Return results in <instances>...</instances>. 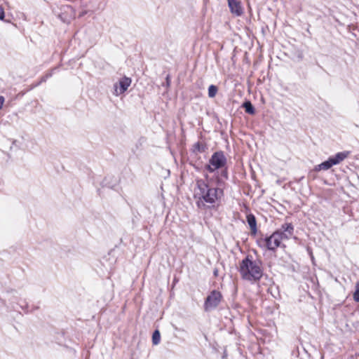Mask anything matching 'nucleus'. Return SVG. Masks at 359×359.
Wrapping results in <instances>:
<instances>
[{"label": "nucleus", "mask_w": 359, "mask_h": 359, "mask_svg": "<svg viewBox=\"0 0 359 359\" xmlns=\"http://www.w3.org/2000/svg\"><path fill=\"white\" fill-rule=\"evenodd\" d=\"M205 180H196L194 198H197L196 205L198 208L205 209V203L214 204L224 194L222 189L210 187L208 182V175L205 174Z\"/></svg>", "instance_id": "obj_1"}, {"label": "nucleus", "mask_w": 359, "mask_h": 359, "mask_svg": "<svg viewBox=\"0 0 359 359\" xmlns=\"http://www.w3.org/2000/svg\"><path fill=\"white\" fill-rule=\"evenodd\" d=\"M262 262L247 255L240 263L239 273L243 280L259 281L263 276Z\"/></svg>", "instance_id": "obj_2"}, {"label": "nucleus", "mask_w": 359, "mask_h": 359, "mask_svg": "<svg viewBox=\"0 0 359 359\" xmlns=\"http://www.w3.org/2000/svg\"><path fill=\"white\" fill-rule=\"evenodd\" d=\"M293 232L294 226L291 223L283 224L280 229L264 239L267 248L274 251L280 246L282 241L290 239L292 236Z\"/></svg>", "instance_id": "obj_3"}, {"label": "nucleus", "mask_w": 359, "mask_h": 359, "mask_svg": "<svg viewBox=\"0 0 359 359\" xmlns=\"http://www.w3.org/2000/svg\"><path fill=\"white\" fill-rule=\"evenodd\" d=\"M349 152L343 151L336 154L333 156H330L327 161L317 165L314 168V170L319 172L320 170H327L333 165H337L347 158Z\"/></svg>", "instance_id": "obj_4"}, {"label": "nucleus", "mask_w": 359, "mask_h": 359, "mask_svg": "<svg viewBox=\"0 0 359 359\" xmlns=\"http://www.w3.org/2000/svg\"><path fill=\"white\" fill-rule=\"evenodd\" d=\"M226 163V158L224 152L216 151L213 153L209 160V164L205 166V169L209 172H213L215 170L223 168Z\"/></svg>", "instance_id": "obj_5"}, {"label": "nucleus", "mask_w": 359, "mask_h": 359, "mask_svg": "<svg viewBox=\"0 0 359 359\" xmlns=\"http://www.w3.org/2000/svg\"><path fill=\"white\" fill-rule=\"evenodd\" d=\"M222 299V295L217 290H212L206 297L204 302V310L210 311L216 309Z\"/></svg>", "instance_id": "obj_6"}, {"label": "nucleus", "mask_w": 359, "mask_h": 359, "mask_svg": "<svg viewBox=\"0 0 359 359\" xmlns=\"http://www.w3.org/2000/svg\"><path fill=\"white\" fill-rule=\"evenodd\" d=\"M130 83L131 79L127 76H123L118 82V88L117 87V84L114 85L116 95H118L125 93L130 86Z\"/></svg>", "instance_id": "obj_7"}, {"label": "nucleus", "mask_w": 359, "mask_h": 359, "mask_svg": "<svg viewBox=\"0 0 359 359\" xmlns=\"http://www.w3.org/2000/svg\"><path fill=\"white\" fill-rule=\"evenodd\" d=\"M228 6L232 14L241 16L243 13L241 3L238 0H228Z\"/></svg>", "instance_id": "obj_8"}, {"label": "nucleus", "mask_w": 359, "mask_h": 359, "mask_svg": "<svg viewBox=\"0 0 359 359\" xmlns=\"http://www.w3.org/2000/svg\"><path fill=\"white\" fill-rule=\"evenodd\" d=\"M247 222L250 228L251 234L255 235L257 232V220L254 215L248 214L246 217Z\"/></svg>", "instance_id": "obj_9"}, {"label": "nucleus", "mask_w": 359, "mask_h": 359, "mask_svg": "<svg viewBox=\"0 0 359 359\" xmlns=\"http://www.w3.org/2000/svg\"><path fill=\"white\" fill-rule=\"evenodd\" d=\"M242 107L245 109L246 113L253 115L255 114V109L250 101L247 100L242 104Z\"/></svg>", "instance_id": "obj_10"}, {"label": "nucleus", "mask_w": 359, "mask_h": 359, "mask_svg": "<svg viewBox=\"0 0 359 359\" xmlns=\"http://www.w3.org/2000/svg\"><path fill=\"white\" fill-rule=\"evenodd\" d=\"M161 334L159 330H156L152 334V343L154 345H158L160 343Z\"/></svg>", "instance_id": "obj_11"}, {"label": "nucleus", "mask_w": 359, "mask_h": 359, "mask_svg": "<svg viewBox=\"0 0 359 359\" xmlns=\"http://www.w3.org/2000/svg\"><path fill=\"white\" fill-rule=\"evenodd\" d=\"M53 71L54 69H51L49 72H48L47 74H46L45 75H43L39 82L38 83H36L35 85V86H38L39 85H40L41 83H43V82H46L47 81L48 79L50 78L52 76H53Z\"/></svg>", "instance_id": "obj_12"}, {"label": "nucleus", "mask_w": 359, "mask_h": 359, "mask_svg": "<svg viewBox=\"0 0 359 359\" xmlns=\"http://www.w3.org/2000/svg\"><path fill=\"white\" fill-rule=\"evenodd\" d=\"M218 88L215 85H210L208 88V96L211 98L214 97L217 93Z\"/></svg>", "instance_id": "obj_13"}, {"label": "nucleus", "mask_w": 359, "mask_h": 359, "mask_svg": "<svg viewBox=\"0 0 359 359\" xmlns=\"http://www.w3.org/2000/svg\"><path fill=\"white\" fill-rule=\"evenodd\" d=\"M205 146H204L199 142L195 143L194 145V151L202 153V152L205 151Z\"/></svg>", "instance_id": "obj_14"}, {"label": "nucleus", "mask_w": 359, "mask_h": 359, "mask_svg": "<svg viewBox=\"0 0 359 359\" xmlns=\"http://www.w3.org/2000/svg\"><path fill=\"white\" fill-rule=\"evenodd\" d=\"M353 299L356 302H359V281L355 284V290L353 293Z\"/></svg>", "instance_id": "obj_15"}, {"label": "nucleus", "mask_w": 359, "mask_h": 359, "mask_svg": "<svg viewBox=\"0 0 359 359\" xmlns=\"http://www.w3.org/2000/svg\"><path fill=\"white\" fill-rule=\"evenodd\" d=\"M170 76L169 74L167 75L165 78V86L167 88H169L170 86Z\"/></svg>", "instance_id": "obj_16"}, {"label": "nucleus", "mask_w": 359, "mask_h": 359, "mask_svg": "<svg viewBox=\"0 0 359 359\" xmlns=\"http://www.w3.org/2000/svg\"><path fill=\"white\" fill-rule=\"evenodd\" d=\"M4 17H5L4 10L1 6H0V20H4Z\"/></svg>", "instance_id": "obj_17"}, {"label": "nucleus", "mask_w": 359, "mask_h": 359, "mask_svg": "<svg viewBox=\"0 0 359 359\" xmlns=\"http://www.w3.org/2000/svg\"><path fill=\"white\" fill-rule=\"evenodd\" d=\"M5 99L3 96H0V109L2 108Z\"/></svg>", "instance_id": "obj_18"}, {"label": "nucleus", "mask_w": 359, "mask_h": 359, "mask_svg": "<svg viewBox=\"0 0 359 359\" xmlns=\"http://www.w3.org/2000/svg\"><path fill=\"white\" fill-rule=\"evenodd\" d=\"M222 175L223 177H224L226 179H227V178H228V172H227V171H226V170H223V171L222 172Z\"/></svg>", "instance_id": "obj_19"}, {"label": "nucleus", "mask_w": 359, "mask_h": 359, "mask_svg": "<svg viewBox=\"0 0 359 359\" xmlns=\"http://www.w3.org/2000/svg\"><path fill=\"white\" fill-rule=\"evenodd\" d=\"M27 307H28V304H26V305H25V306H21V308H22L23 310H25V311L26 313H27V312H28V311L27 310Z\"/></svg>", "instance_id": "obj_20"}, {"label": "nucleus", "mask_w": 359, "mask_h": 359, "mask_svg": "<svg viewBox=\"0 0 359 359\" xmlns=\"http://www.w3.org/2000/svg\"><path fill=\"white\" fill-rule=\"evenodd\" d=\"M217 273H218L217 269H215V270L214 271V275H215V276H217Z\"/></svg>", "instance_id": "obj_21"}, {"label": "nucleus", "mask_w": 359, "mask_h": 359, "mask_svg": "<svg viewBox=\"0 0 359 359\" xmlns=\"http://www.w3.org/2000/svg\"><path fill=\"white\" fill-rule=\"evenodd\" d=\"M84 13H81V14L79 15V17L83 16V15H84Z\"/></svg>", "instance_id": "obj_22"}]
</instances>
